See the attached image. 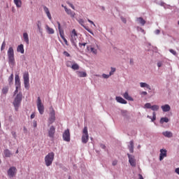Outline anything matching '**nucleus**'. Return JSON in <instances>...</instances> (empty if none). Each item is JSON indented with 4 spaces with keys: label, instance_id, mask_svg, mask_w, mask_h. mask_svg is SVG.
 <instances>
[{
    "label": "nucleus",
    "instance_id": "37998d69",
    "mask_svg": "<svg viewBox=\"0 0 179 179\" xmlns=\"http://www.w3.org/2000/svg\"><path fill=\"white\" fill-rule=\"evenodd\" d=\"M114 72H115V68H113V67H111V71L109 73V74L110 75H114Z\"/></svg>",
    "mask_w": 179,
    "mask_h": 179
},
{
    "label": "nucleus",
    "instance_id": "0e129e2a",
    "mask_svg": "<svg viewBox=\"0 0 179 179\" xmlns=\"http://www.w3.org/2000/svg\"><path fill=\"white\" fill-rule=\"evenodd\" d=\"M23 129H24V132H27V129L26 128V127H24Z\"/></svg>",
    "mask_w": 179,
    "mask_h": 179
},
{
    "label": "nucleus",
    "instance_id": "f03ea898",
    "mask_svg": "<svg viewBox=\"0 0 179 179\" xmlns=\"http://www.w3.org/2000/svg\"><path fill=\"white\" fill-rule=\"evenodd\" d=\"M7 55L8 58V64H10V65H15V51L13 50V48L10 47L8 48Z\"/></svg>",
    "mask_w": 179,
    "mask_h": 179
},
{
    "label": "nucleus",
    "instance_id": "2eb2a0df",
    "mask_svg": "<svg viewBox=\"0 0 179 179\" xmlns=\"http://www.w3.org/2000/svg\"><path fill=\"white\" fill-rule=\"evenodd\" d=\"M15 89H20V77H19V75H15Z\"/></svg>",
    "mask_w": 179,
    "mask_h": 179
},
{
    "label": "nucleus",
    "instance_id": "c9c22d12",
    "mask_svg": "<svg viewBox=\"0 0 179 179\" xmlns=\"http://www.w3.org/2000/svg\"><path fill=\"white\" fill-rule=\"evenodd\" d=\"M74 62H73V61H67L66 63V65L68 68H72V65H73Z\"/></svg>",
    "mask_w": 179,
    "mask_h": 179
},
{
    "label": "nucleus",
    "instance_id": "4d7b16f0",
    "mask_svg": "<svg viewBox=\"0 0 179 179\" xmlns=\"http://www.w3.org/2000/svg\"><path fill=\"white\" fill-rule=\"evenodd\" d=\"M141 94H143V96H146V94H148V92L143 91V92H142L141 93Z\"/></svg>",
    "mask_w": 179,
    "mask_h": 179
},
{
    "label": "nucleus",
    "instance_id": "bb28decb",
    "mask_svg": "<svg viewBox=\"0 0 179 179\" xmlns=\"http://www.w3.org/2000/svg\"><path fill=\"white\" fill-rule=\"evenodd\" d=\"M136 20L142 26H145V24H146V21H145V20H143V18L141 17H137Z\"/></svg>",
    "mask_w": 179,
    "mask_h": 179
},
{
    "label": "nucleus",
    "instance_id": "f257e3e1",
    "mask_svg": "<svg viewBox=\"0 0 179 179\" xmlns=\"http://www.w3.org/2000/svg\"><path fill=\"white\" fill-rule=\"evenodd\" d=\"M22 100H23V94H22V92H20L16 95L13 102L15 111H19V107L22 104Z\"/></svg>",
    "mask_w": 179,
    "mask_h": 179
},
{
    "label": "nucleus",
    "instance_id": "774afa93",
    "mask_svg": "<svg viewBox=\"0 0 179 179\" xmlns=\"http://www.w3.org/2000/svg\"><path fill=\"white\" fill-rule=\"evenodd\" d=\"M16 154L19 153V150H17L15 152Z\"/></svg>",
    "mask_w": 179,
    "mask_h": 179
},
{
    "label": "nucleus",
    "instance_id": "a211bd4d",
    "mask_svg": "<svg viewBox=\"0 0 179 179\" xmlns=\"http://www.w3.org/2000/svg\"><path fill=\"white\" fill-rule=\"evenodd\" d=\"M43 10L45 13L47 15L49 20H52V17L51 16V13H50V10L47 6H43Z\"/></svg>",
    "mask_w": 179,
    "mask_h": 179
},
{
    "label": "nucleus",
    "instance_id": "9b49d317",
    "mask_svg": "<svg viewBox=\"0 0 179 179\" xmlns=\"http://www.w3.org/2000/svg\"><path fill=\"white\" fill-rule=\"evenodd\" d=\"M97 48H99V45H97V43H95V45L87 46V50L88 51H90V52H92V54H94L95 55L96 54H97Z\"/></svg>",
    "mask_w": 179,
    "mask_h": 179
},
{
    "label": "nucleus",
    "instance_id": "a878e982",
    "mask_svg": "<svg viewBox=\"0 0 179 179\" xmlns=\"http://www.w3.org/2000/svg\"><path fill=\"white\" fill-rule=\"evenodd\" d=\"M5 157H10L11 156H13L12 152H10V150L6 149L3 151Z\"/></svg>",
    "mask_w": 179,
    "mask_h": 179
},
{
    "label": "nucleus",
    "instance_id": "393cba45",
    "mask_svg": "<svg viewBox=\"0 0 179 179\" xmlns=\"http://www.w3.org/2000/svg\"><path fill=\"white\" fill-rule=\"evenodd\" d=\"M123 97H124V99H126V100H129V101H134V99L129 96V94H128V92H126L123 94Z\"/></svg>",
    "mask_w": 179,
    "mask_h": 179
},
{
    "label": "nucleus",
    "instance_id": "09e8293b",
    "mask_svg": "<svg viewBox=\"0 0 179 179\" xmlns=\"http://www.w3.org/2000/svg\"><path fill=\"white\" fill-rule=\"evenodd\" d=\"M63 54L65 55V57H71V55L66 51H64Z\"/></svg>",
    "mask_w": 179,
    "mask_h": 179
},
{
    "label": "nucleus",
    "instance_id": "72a5a7b5",
    "mask_svg": "<svg viewBox=\"0 0 179 179\" xmlns=\"http://www.w3.org/2000/svg\"><path fill=\"white\" fill-rule=\"evenodd\" d=\"M23 38L25 43H27V44H29V34L25 32L23 34Z\"/></svg>",
    "mask_w": 179,
    "mask_h": 179
},
{
    "label": "nucleus",
    "instance_id": "473e14b6",
    "mask_svg": "<svg viewBox=\"0 0 179 179\" xmlns=\"http://www.w3.org/2000/svg\"><path fill=\"white\" fill-rule=\"evenodd\" d=\"M14 3L17 8H22V0H14Z\"/></svg>",
    "mask_w": 179,
    "mask_h": 179
},
{
    "label": "nucleus",
    "instance_id": "1a4fd4ad",
    "mask_svg": "<svg viewBox=\"0 0 179 179\" xmlns=\"http://www.w3.org/2000/svg\"><path fill=\"white\" fill-rule=\"evenodd\" d=\"M49 124H53L55 122V110L52 107L50 108V117L48 120Z\"/></svg>",
    "mask_w": 179,
    "mask_h": 179
},
{
    "label": "nucleus",
    "instance_id": "3c124183",
    "mask_svg": "<svg viewBox=\"0 0 179 179\" xmlns=\"http://www.w3.org/2000/svg\"><path fill=\"white\" fill-rule=\"evenodd\" d=\"M112 164H113V166H117V164H118V161L114 160V161L113 162Z\"/></svg>",
    "mask_w": 179,
    "mask_h": 179
},
{
    "label": "nucleus",
    "instance_id": "4c0bfd02",
    "mask_svg": "<svg viewBox=\"0 0 179 179\" xmlns=\"http://www.w3.org/2000/svg\"><path fill=\"white\" fill-rule=\"evenodd\" d=\"M159 107L157 105H153L151 106V109L152 111H157L159 110Z\"/></svg>",
    "mask_w": 179,
    "mask_h": 179
},
{
    "label": "nucleus",
    "instance_id": "ea45409f",
    "mask_svg": "<svg viewBox=\"0 0 179 179\" xmlns=\"http://www.w3.org/2000/svg\"><path fill=\"white\" fill-rule=\"evenodd\" d=\"M6 47V43H5V41H3V42L2 43V45H1V50L3 51V50H5Z\"/></svg>",
    "mask_w": 179,
    "mask_h": 179
},
{
    "label": "nucleus",
    "instance_id": "a18cd8bd",
    "mask_svg": "<svg viewBox=\"0 0 179 179\" xmlns=\"http://www.w3.org/2000/svg\"><path fill=\"white\" fill-rule=\"evenodd\" d=\"M102 76H103V78L104 79H108V78H110V76H111V75H110V73H109V75L103 74Z\"/></svg>",
    "mask_w": 179,
    "mask_h": 179
},
{
    "label": "nucleus",
    "instance_id": "de8ad7c7",
    "mask_svg": "<svg viewBox=\"0 0 179 179\" xmlns=\"http://www.w3.org/2000/svg\"><path fill=\"white\" fill-rule=\"evenodd\" d=\"M62 38L64 41V42L65 43L66 45H69V44L68 43V41L66 40V38H65V36H63V38Z\"/></svg>",
    "mask_w": 179,
    "mask_h": 179
},
{
    "label": "nucleus",
    "instance_id": "5701e85b",
    "mask_svg": "<svg viewBox=\"0 0 179 179\" xmlns=\"http://www.w3.org/2000/svg\"><path fill=\"white\" fill-rule=\"evenodd\" d=\"M162 135H164V136H165L166 138H173V133L171 131H163Z\"/></svg>",
    "mask_w": 179,
    "mask_h": 179
},
{
    "label": "nucleus",
    "instance_id": "f8f14e48",
    "mask_svg": "<svg viewBox=\"0 0 179 179\" xmlns=\"http://www.w3.org/2000/svg\"><path fill=\"white\" fill-rule=\"evenodd\" d=\"M127 156L131 166H132V167H135V166H136V160L135 159V157L129 154H127Z\"/></svg>",
    "mask_w": 179,
    "mask_h": 179
},
{
    "label": "nucleus",
    "instance_id": "b1692460",
    "mask_svg": "<svg viewBox=\"0 0 179 179\" xmlns=\"http://www.w3.org/2000/svg\"><path fill=\"white\" fill-rule=\"evenodd\" d=\"M76 73L78 78H86V76H87L86 71H76Z\"/></svg>",
    "mask_w": 179,
    "mask_h": 179
},
{
    "label": "nucleus",
    "instance_id": "20e7f679",
    "mask_svg": "<svg viewBox=\"0 0 179 179\" xmlns=\"http://www.w3.org/2000/svg\"><path fill=\"white\" fill-rule=\"evenodd\" d=\"M77 40H78V33H76V29H73L71 34L70 41L72 43L74 47H78V45H76Z\"/></svg>",
    "mask_w": 179,
    "mask_h": 179
},
{
    "label": "nucleus",
    "instance_id": "680f3d73",
    "mask_svg": "<svg viewBox=\"0 0 179 179\" xmlns=\"http://www.w3.org/2000/svg\"><path fill=\"white\" fill-rule=\"evenodd\" d=\"M139 179H143L142 174H138Z\"/></svg>",
    "mask_w": 179,
    "mask_h": 179
},
{
    "label": "nucleus",
    "instance_id": "0eeeda50",
    "mask_svg": "<svg viewBox=\"0 0 179 179\" xmlns=\"http://www.w3.org/2000/svg\"><path fill=\"white\" fill-rule=\"evenodd\" d=\"M62 138L65 142H71V132L69 131V129L64 131Z\"/></svg>",
    "mask_w": 179,
    "mask_h": 179
},
{
    "label": "nucleus",
    "instance_id": "052dcab7",
    "mask_svg": "<svg viewBox=\"0 0 179 179\" xmlns=\"http://www.w3.org/2000/svg\"><path fill=\"white\" fill-rule=\"evenodd\" d=\"M17 92H19V89L15 88V90L14 92V94H16L17 93Z\"/></svg>",
    "mask_w": 179,
    "mask_h": 179
},
{
    "label": "nucleus",
    "instance_id": "e433bc0d",
    "mask_svg": "<svg viewBox=\"0 0 179 179\" xmlns=\"http://www.w3.org/2000/svg\"><path fill=\"white\" fill-rule=\"evenodd\" d=\"M164 122H169V118L167 117H162L160 120L161 124H164Z\"/></svg>",
    "mask_w": 179,
    "mask_h": 179
},
{
    "label": "nucleus",
    "instance_id": "412c9836",
    "mask_svg": "<svg viewBox=\"0 0 179 179\" xmlns=\"http://www.w3.org/2000/svg\"><path fill=\"white\" fill-rule=\"evenodd\" d=\"M161 108L162 109L164 113H167L168 111H170V110H171V108L169 104H166L164 106H161Z\"/></svg>",
    "mask_w": 179,
    "mask_h": 179
},
{
    "label": "nucleus",
    "instance_id": "f704fd0d",
    "mask_svg": "<svg viewBox=\"0 0 179 179\" xmlns=\"http://www.w3.org/2000/svg\"><path fill=\"white\" fill-rule=\"evenodd\" d=\"M13 83V73H12L8 78V85H12Z\"/></svg>",
    "mask_w": 179,
    "mask_h": 179
},
{
    "label": "nucleus",
    "instance_id": "4468645a",
    "mask_svg": "<svg viewBox=\"0 0 179 179\" xmlns=\"http://www.w3.org/2000/svg\"><path fill=\"white\" fill-rule=\"evenodd\" d=\"M164 157H167V150L166 149H161L159 154V160L162 162Z\"/></svg>",
    "mask_w": 179,
    "mask_h": 179
},
{
    "label": "nucleus",
    "instance_id": "69168bd1",
    "mask_svg": "<svg viewBox=\"0 0 179 179\" xmlns=\"http://www.w3.org/2000/svg\"><path fill=\"white\" fill-rule=\"evenodd\" d=\"M101 148H102V149H104L106 146L104 145H101Z\"/></svg>",
    "mask_w": 179,
    "mask_h": 179
},
{
    "label": "nucleus",
    "instance_id": "f3484780",
    "mask_svg": "<svg viewBox=\"0 0 179 179\" xmlns=\"http://www.w3.org/2000/svg\"><path fill=\"white\" fill-rule=\"evenodd\" d=\"M64 10H65L66 13H67V15L71 16V17H75L76 14L75 13V12L72 11V10L69 9L66 7H64Z\"/></svg>",
    "mask_w": 179,
    "mask_h": 179
},
{
    "label": "nucleus",
    "instance_id": "5fc2aeb1",
    "mask_svg": "<svg viewBox=\"0 0 179 179\" xmlns=\"http://www.w3.org/2000/svg\"><path fill=\"white\" fill-rule=\"evenodd\" d=\"M162 65H163V64H162V62H158V63H157V66H158V68L162 67Z\"/></svg>",
    "mask_w": 179,
    "mask_h": 179
},
{
    "label": "nucleus",
    "instance_id": "6ab92c4d",
    "mask_svg": "<svg viewBox=\"0 0 179 179\" xmlns=\"http://www.w3.org/2000/svg\"><path fill=\"white\" fill-rule=\"evenodd\" d=\"M57 23L58 24V30H59V34H60V37H62V38L65 36V34L64 33V29H62L61 28V23H59V22H57Z\"/></svg>",
    "mask_w": 179,
    "mask_h": 179
},
{
    "label": "nucleus",
    "instance_id": "79ce46f5",
    "mask_svg": "<svg viewBox=\"0 0 179 179\" xmlns=\"http://www.w3.org/2000/svg\"><path fill=\"white\" fill-rule=\"evenodd\" d=\"M145 108H152V105L150 104V103H147L145 104Z\"/></svg>",
    "mask_w": 179,
    "mask_h": 179
},
{
    "label": "nucleus",
    "instance_id": "c85d7f7f",
    "mask_svg": "<svg viewBox=\"0 0 179 179\" xmlns=\"http://www.w3.org/2000/svg\"><path fill=\"white\" fill-rule=\"evenodd\" d=\"M128 148L130 153H132L134 152V141H130L129 145L128 146Z\"/></svg>",
    "mask_w": 179,
    "mask_h": 179
},
{
    "label": "nucleus",
    "instance_id": "aec40b11",
    "mask_svg": "<svg viewBox=\"0 0 179 179\" xmlns=\"http://www.w3.org/2000/svg\"><path fill=\"white\" fill-rule=\"evenodd\" d=\"M115 99L117 103H120L121 104H127V101L121 96H116Z\"/></svg>",
    "mask_w": 179,
    "mask_h": 179
},
{
    "label": "nucleus",
    "instance_id": "423d86ee",
    "mask_svg": "<svg viewBox=\"0 0 179 179\" xmlns=\"http://www.w3.org/2000/svg\"><path fill=\"white\" fill-rule=\"evenodd\" d=\"M89 142V133L87 131V127H85L83 130L82 143H86Z\"/></svg>",
    "mask_w": 179,
    "mask_h": 179
},
{
    "label": "nucleus",
    "instance_id": "e2e57ef3",
    "mask_svg": "<svg viewBox=\"0 0 179 179\" xmlns=\"http://www.w3.org/2000/svg\"><path fill=\"white\" fill-rule=\"evenodd\" d=\"M34 128H36V127H37V122H35L34 123Z\"/></svg>",
    "mask_w": 179,
    "mask_h": 179
},
{
    "label": "nucleus",
    "instance_id": "9d476101",
    "mask_svg": "<svg viewBox=\"0 0 179 179\" xmlns=\"http://www.w3.org/2000/svg\"><path fill=\"white\" fill-rule=\"evenodd\" d=\"M23 79L25 89H29V87L30 86L29 80V72L24 73Z\"/></svg>",
    "mask_w": 179,
    "mask_h": 179
},
{
    "label": "nucleus",
    "instance_id": "7c9ffc66",
    "mask_svg": "<svg viewBox=\"0 0 179 179\" xmlns=\"http://www.w3.org/2000/svg\"><path fill=\"white\" fill-rule=\"evenodd\" d=\"M71 69H73V71H78L79 64L74 62V63H73V65L71 66Z\"/></svg>",
    "mask_w": 179,
    "mask_h": 179
},
{
    "label": "nucleus",
    "instance_id": "bf43d9fd",
    "mask_svg": "<svg viewBox=\"0 0 179 179\" xmlns=\"http://www.w3.org/2000/svg\"><path fill=\"white\" fill-rule=\"evenodd\" d=\"M36 117V115H34V113H32L31 115V120H33V118H34Z\"/></svg>",
    "mask_w": 179,
    "mask_h": 179
},
{
    "label": "nucleus",
    "instance_id": "603ef678",
    "mask_svg": "<svg viewBox=\"0 0 179 179\" xmlns=\"http://www.w3.org/2000/svg\"><path fill=\"white\" fill-rule=\"evenodd\" d=\"M86 43H79V46L80 47H82V45H83V47H85V46H86Z\"/></svg>",
    "mask_w": 179,
    "mask_h": 179
},
{
    "label": "nucleus",
    "instance_id": "dca6fc26",
    "mask_svg": "<svg viewBox=\"0 0 179 179\" xmlns=\"http://www.w3.org/2000/svg\"><path fill=\"white\" fill-rule=\"evenodd\" d=\"M78 22L83 26V28L85 29V30H87V31H88L91 34H93V31H92V30H90V29H89L88 27L85 26V20H83V19H78Z\"/></svg>",
    "mask_w": 179,
    "mask_h": 179
},
{
    "label": "nucleus",
    "instance_id": "ddd939ff",
    "mask_svg": "<svg viewBox=\"0 0 179 179\" xmlns=\"http://www.w3.org/2000/svg\"><path fill=\"white\" fill-rule=\"evenodd\" d=\"M55 135V127L54 126H51L48 130V136L52 139H54V136Z\"/></svg>",
    "mask_w": 179,
    "mask_h": 179
},
{
    "label": "nucleus",
    "instance_id": "338daca9",
    "mask_svg": "<svg viewBox=\"0 0 179 179\" xmlns=\"http://www.w3.org/2000/svg\"><path fill=\"white\" fill-rule=\"evenodd\" d=\"M62 7L64 8L65 9V8H66V6H64V4L62 5Z\"/></svg>",
    "mask_w": 179,
    "mask_h": 179
},
{
    "label": "nucleus",
    "instance_id": "c03bdc74",
    "mask_svg": "<svg viewBox=\"0 0 179 179\" xmlns=\"http://www.w3.org/2000/svg\"><path fill=\"white\" fill-rule=\"evenodd\" d=\"M169 52L173 54V55H177V52H176V50H173V49H170Z\"/></svg>",
    "mask_w": 179,
    "mask_h": 179
},
{
    "label": "nucleus",
    "instance_id": "7ed1b4c3",
    "mask_svg": "<svg viewBox=\"0 0 179 179\" xmlns=\"http://www.w3.org/2000/svg\"><path fill=\"white\" fill-rule=\"evenodd\" d=\"M55 154L54 152H50L45 157V163L47 167H50L51 164H52V162H54V157Z\"/></svg>",
    "mask_w": 179,
    "mask_h": 179
},
{
    "label": "nucleus",
    "instance_id": "8fccbe9b",
    "mask_svg": "<svg viewBox=\"0 0 179 179\" xmlns=\"http://www.w3.org/2000/svg\"><path fill=\"white\" fill-rule=\"evenodd\" d=\"M87 22H89V23H90L91 24H93V26H94L96 27V24H94V22L90 20H87Z\"/></svg>",
    "mask_w": 179,
    "mask_h": 179
},
{
    "label": "nucleus",
    "instance_id": "49530a36",
    "mask_svg": "<svg viewBox=\"0 0 179 179\" xmlns=\"http://www.w3.org/2000/svg\"><path fill=\"white\" fill-rule=\"evenodd\" d=\"M68 5L70 6L71 9H73L75 10V6L69 2H67Z\"/></svg>",
    "mask_w": 179,
    "mask_h": 179
},
{
    "label": "nucleus",
    "instance_id": "a19ab883",
    "mask_svg": "<svg viewBox=\"0 0 179 179\" xmlns=\"http://www.w3.org/2000/svg\"><path fill=\"white\" fill-rule=\"evenodd\" d=\"M155 120H156V113L154 112L152 113V118L151 119L152 122H153V121H155Z\"/></svg>",
    "mask_w": 179,
    "mask_h": 179
},
{
    "label": "nucleus",
    "instance_id": "6e6552de",
    "mask_svg": "<svg viewBox=\"0 0 179 179\" xmlns=\"http://www.w3.org/2000/svg\"><path fill=\"white\" fill-rule=\"evenodd\" d=\"M17 171V169H16V167L15 166H11L8 172H7V174L8 176V177L10 178H13V177H15L16 176V173Z\"/></svg>",
    "mask_w": 179,
    "mask_h": 179
},
{
    "label": "nucleus",
    "instance_id": "6e6d98bb",
    "mask_svg": "<svg viewBox=\"0 0 179 179\" xmlns=\"http://www.w3.org/2000/svg\"><path fill=\"white\" fill-rule=\"evenodd\" d=\"M122 22H123V23H127V20L124 17H122Z\"/></svg>",
    "mask_w": 179,
    "mask_h": 179
},
{
    "label": "nucleus",
    "instance_id": "c756f323",
    "mask_svg": "<svg viewBox=\"0 0 179 179\" xmlns=\"http://www.w3.org/2000/svg\"><path fill=\"white\" fill-rule=\"evenodd\" d=\"M1 92H2V94H5V95L8 94V92H9V87L8 86L3 87L2 88Z\"/></svg>",
    "mask_w": 179,
    "mask_h": 179
},
{
    "label": "nucleus",
    "instance_id": "39448f33",
    "mask_svg": "<svg viewBox=\"0 0 179 179\" xmlns=\"http://www.w3.org/2000/svg\"><path fill=\"white\" fill-rule=\"evenodd\" d=\"M36 106H37V108L39 111V114L43 115V114H44V105L41 102V98H40V96H38L37 99Z\"/></svg>",
    "mask_w": 179,
    "mask_h": 179
},
{
    "label": "nucleus",
    "instance_id": "2f4dec72",
    "mask_svg": "<svg viewBox=\"0 0 179 179\" xmlns=\"http://www.w3.org/2000/svg\"><path fill=\"white\" fill-rule=\"evenodd\" d=\"M46 30L48 34H54L55 33L54 29L50 27L48 25H46Z\"/></svg>",
    "mask_w": 179,
    "mask_h": 179
},
{
    "label": "nucleus",
    "instance_id": "cd10ccee",
    "mask_svg": "<svg viewBox=\"0 0 179 179\" xmlns=\"http://www.w3.org/2000/svg\"><path fill=\"white\" fill-rule=\"evenodd\" d=\"M140 86H141V87H146L149 90H152V88L150 87V85H149L146 83H140Z\"/></svg>",
    "mask_w": 179,
    "mask_h": 179
},
{
    "label": "nucleus",
    "instance_id": "4be33fe9",
    "mask_svg": "<svg viewBox=\"0 0 179 179\" xmlns=\"http://www.w3.org/2000/svg\"><path fill=\"white\" fill-rule=\"evenodd\" d=\"M17 52H20L21 54H24V46L23 44H20L17 48Z\"/></svg>",
    "mask_w": 179,
    "mask_h": 179
},
{
    "label": "nucleus",
    "instance_id": "13d9d810",
    "mask_svg": "<svg viewBox=\"0 0 179 179\" xmlns=\"http://www.w3.org/2000/svg\"><path fill=\"white\" fill-rule=\"evenodd\" d=\"M175 172L179 175V168L176 169Z\"/></svg>",
    "mask_w": 179,
    "mask_h": 179
},
{
    "label": "nucleus",
    "instance_id": "58836bf2",
    "mask_svg": "<svg viewBox=\"0 0 179 179\" xmlns=\"http://www.w3.org/2000/svg\"><path fill=\"white\" fill-rule=\"evenodd\" d=\"M36 26L38 27V29L39 30V31H41L42 29H41V21H38L36 22Z\"/></svg>",
    "mask_w": 179,
    "mask_h": 179
},
{
    "label": "nucleus",
    "instance_id": "864d4df0",
    "mask_svg": "<svg viewBox=\"0 0 179 179\" xmlns=\"http://www.w3.org/2000/svg\"><path fill=\"white\" fill-rule=\"evenodd\" d=\"M155 33V34H160V30L156 29Z\"/></svg>",
    "mask_w": 179,
    "mask_h": 179
}]
</instances>
